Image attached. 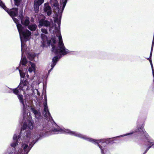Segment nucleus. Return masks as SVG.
Instances as JSON below:
<instances>
[{
	"mask_svg": "<svg viewBox=\"0 0 154 154\" xmlns=\"http://www.w3.org/2000/svg\"><path fill=\"white\" fill-rule=\"evenodd\" d=\"M20 14L19 17L21 20V23L22 24L25 26H28L29 23V17H26L25 18H23V11L21 10L19 12Z\"/></svg>",
	"mask_w": 154,
	"mask_h": 154,
	"instance_id": "obj_11",
	"label": "nucleus"
},
{
	"mask_svg": "<svg viewBox=\"0 0 154 154\" xmlns=\"http://www.w3.org/2000/svg\"><path fill=\"white\" fill-rule=\"evenodd\" d=\"M0 6L5 10L12 17L13 20L14 22L16 24L17 26V25H21L20 24H18L19 20L16 18L14 17L17 16L18 13V9L17 8H13L10 9L9 11V9L0 0Z\"/></svg>",
	"mask_w": 154,
	"mask_h": 154,
	"instance_id": "obj_9",
	"label": "nucleus"
},
{
	"mask_svg": "<svg viewBox=\"0 0 154 154\" xmlns=\"http://www.w3.org/2000/svg\"><path fill=\"white\" fill-rule=\"evenodd\" d=\"M150 64H151V68H152V70H154L153 68V65H152V63Z\"/></svg>",
	"mask_w": 154,
	"mask_h": 154,
	"instance_id": "obj_21",
	"label": "nucleus"
},
{
	"mask_svg": "<svg viewBox=\"0 0 154 154\" xmlns=\"http://www.w3.org/2000/svg\"><path fill=\"white\" fill-rule=\"evenodd\" d=\"M67 0H60V7L59 6L57 0H51V4L53 8L56 13L59 14V17H60L63 11L66 6Z\"/></svg>",
	"mask_w": 154,
	"mask_h": 154,
	"instance_id": "obj_8",
	"label": "nucleus"
},
{
	"mask_svg": "<svg viewBox=\"0 0 154 154\" xmlns=\"http://www.w3.org/2000/svg\"><path fill=\"white\" fill-rule=\"evenodd\" d=\"M44 2V0H35L34 1V4L40 6Z\"/></svg>",
	"mask_w": 154,
	"mask_h": 154,
	"instance_id": "obj_15",
	"label": "nucleus"
},
{
	"mask_svg": "<svg viewBox=\"0 0 154 154\" xmlns=\"http://www.w3.org/2000/svg\"><path fill=\"white\" fill-rule=\"evenodd\" d=\"M26 77H27V78H29V75L27 74V75Z\"/></svg>",
	"mask_w": 154,
	"mask_h": 154,
	"instance_id": "obj_23",
	"label": "nucleus"
},
{
	"mask_svg": "<svg viewBox=\"0 0 154 154\" xmlns=\"http://www.w3.org/2000/svg\"><path fill=\"white\" fill-rule=\"evenodd\" d=\"M21 0H14L15 4L16 5H17L19 4V3L20 2Z\"/></svg>",
	"mask_w": 154,
	"mask_h": 154,
	"instance_id": "obj_20",
	"label": "nucleus"
},
{
	"mask_svg": "<svg viewBox=\"0 0 154 154\" xmlns=\"http://www.w3.org/2000/svg\"><path fill=\"white\" fill-rule=\"evenodd\" d=\"M30 87L32 88V89L33 88V86L32 85H31L30 87L29 82L28 81L26 80H21L20 84L17 88V89L13 90L14 94L17 95L20 103L23 105L24 111L23 115L25 112L26 113H27V112H29L30 113L29 110L26 109L27 105L26 104L25 101L23 99V96L20 94L22 92L24 93L26 91L30 89Z\"/></svg>",
	"mask_w": 154,
	"mask_h": 154,
	"instance_id": "obj_5",
	"label": "nucleus"
},
{
	"mask_svg": "<svg viewBox=\"0 0 154 154\" xmlns=\"http://www.w3.org/2000/svg\"><path fill=\"white\" fill-rule=\"evenodd\" d=\"M67 0H60V7L59 6L57 0H51V4L53 8L56 13L59 14V17H60L63 11L66 6Z\"/></svg>",
	"mask_w": 154,
	"mask_h": 154,
	"instance_id": "obj_7",
	"label": "nucleus"
},
{
	"mask_svg": "<svg viewBox=\"0 0 154 154\" xmlns=\"http://www.w3.org/2000/svg\"><path fill=\"white\" fill-rule=\"evenodd\" d=\"M31 79H32H32H33V77H31V78H30V79H31Z\"/></svg>",
	"mask_w": 154,
	"mask_h": 154,
	"instance_id": "obj_24",
	"label": "nucleus"
},
{
	"mask_svg": "<svg viewBox=\"0 0 154 154\" xmlns=\"http://www.w3.org/2000/svg\"><path fill=\"white\" fill-rule=\"evenodd\" d=\"M31 110L32 112H33L36 118L39 119L41 116V114L38 110H36L34 107H31Z\"/></svg>",
	"mask_w": 154,
	"mask_h": 154,
	"instance_id": "obj_13",
	"label": "nucleus"
},
{
	"mask_svg": "<svg viewBox=\"0 0 154 154\" xmlns=\"http://www.w3.org/2000/svg\"><path fill=\"white\" fill-rule=\"evenodd\" d=\"M54 12L55 14V16L54 19V22L57 24L58 26H56V24L55 25L54 30V27L51 26V22L49 21L45 20L44 19H42L39 22V24L38 26L41 28L42 26L49 27V30L51 32H52L54 34V37L51 39V41L53 42L54 44L56 43V39L57 38L59 39V37L60 35L61 36L60 32V20L61 17H59V14L58 13H56L54 10L53 8Z\"/></svg>",
	"mask_w": 154,
	"mask_h": 154,
	"instance_id": "obj_3",
	"label": "nucleus"
},
{
	"mask_svg": "<svg viewBox=\"0 0 154 154\" xmlns=\"http://www.w3.org/2000/svg\"><path fill=\"white\" fill-rule=\"evenodd\" d=\"M17 89V88H11L8 87H6V92L7 93H11L13 92L14 94V92L13 91V89Z\"/></svg>",
	"mask_w": 154,
	"mask_h": 154,
	"instance_id": "obj_18",
	"label": "nucleus"
},
{
	"mask_svg": "<svg viewBox=\"0 0 154 154\" xmlns=\"http://www.w3.org/2000/svg\"><path fill=\"white\" fill-rule=\"evenodd\" d=\"M17 28L20 34V38L21 43V52L22 57L20 63L23 65L27 64V69L30 73L33 72L34 73L35 70V64L31 62L27 63V61L25 57H23V53L26 51V48L24 42L28 40L29 37L31 34V32L28 30L23 27L21 25H17Z\"/></svg>",
	"mask_w": 154,
	"mask_h": 154,
	"instance_id": "obj_2",
	"label": "nucleus"
},
{
	"mask_svg": "<svg viewBox=\"0 0 154 154\" xmlns=\"http://www.w3.org/2000/svg\"><path fill=\"white\" fill-rule=\"evenodd\" d=\"M19 72L21 77L24 78L25 75V74L24 72L23 71L19 69Z\"/></svg>",
	"mask_w": 154,
	"mask_h": 154,
	"instance_id": "obj_17",
	"label": "nucleus"
},
{
	"mask_svg": "<svg viewBox=\"0 0 154 154\" xmlns=\"http://www.w3.org/2000/svg\"><path fill=\"white\" fill-rule=\"evenodd\" d=\"M52 51L57 56L52 59V62L51 63L50 69L48 71L49 73L56 65L57 62L62 56L65 55L69 53V50L66 48L63 42L62 36L60 35L59 37V42L57 47H55L52 45Z\"/></svg>",
	"mask_w": 154,
	"mask_h": 154,
	"instance_id": "obj_4",
	"label": "nucleus"
},
{
	"mask_svg": "<svg viewBox=\"0 0 154 154\" xmlns=\"http://www.w3.org/2000/svg\"><path fill=\"white\" fill-rule=\"evenodd\" d=\"M34 5H35L34 8H35V11L36 13H37L39 11V6H38V5H36L35 4H34Z\"/></svg>",
	"mask_w": 154,
	"mask_h": 154,
	"instance_id": "obj_19",
	"label": "nucleus"
},
{
	"mask_svg": "<svg viewBox=\"0 0 154 154\" xmlns=\"http://www.w3.org/2000/svg\"><path fill=\"white\" fill-rule=\"evenodd\" d=\"M33 19H31V21H32H32H33Z\"/></svg>",
	"mask_w": 154,
	"mask_h": 154,
	"instance_id": "obj_25",
	"label": "nucleus"
},
{
	"mask_svg": "<svg viewBox=\"0 0 154 154\" xmlns=\"http://www.w3.org/2000/svg\"><path fill=\"white\" fill-rule=\"evenodd\" d=\"M27 56L29 60H33L34 59L35 55L33 52H29L28 53Z\"/></svg>",
	"mask_w": 154,
	"mask_h": 154,
	"instance_id": "obj_14",
	"label": "nucleus"
},
{
	"mask_svg": "<svg viewBox=\"0 0 154 154\" xmlns=\"http://www.w3.org/2000/svg\"><path fill=\"white\" fill-rule=\"evenodd\" d=\"M42 32L43 33L41 35V36L42 40V46L44 47L45 45L46 42L48 41V37L47 35L48 34L47 30L45 28H42L41 29Z\"/></svg>",
	"mask_w": 154,
	"mask_h": 154,
	"instance_id": "obj_10",
	"label": "nucleus"
},
{
	"mask_svg": "<svg viewBox=\"0 0 154 154\" xmlns=\"http://www.w3.org/2000/svg\"><path fill=\"white\" fill-rule=\"evenodd\" d=\"M24 123L21 128L20 135L14 134L13 137V142L11 146L14 148L9 154H28L33 144L44 134L45 127L43 124L39 123L37 129L31 136L30 131L25 130L27 127L33 129L32 119L29 112H25L23 116Z\"/></svg>",
	"mask_w": 154,
	"mask_h": 154,
	"instance_id": "obj_1",
	"label": "nucleus"
},
{
	"mask_svg": "<svg viewBox=\"0 0 154 154\" xmlns=\"http://www.w3.org/2000/svg\"><path fill=\"white\" fill-rule=\"evenodd\" d=\"M44 11L47 14L48 16H49L51 14L52 11L48 3H45L44 4Z\"/></svg>",
	"mask_w": 154,
	"mask_h": 154,
	"instance_id": "obj_12",
	"label": "nucleus"
},
{
	"mask_svg": "<svg viewBox=\"0 0 154 154\" xmlns=\"http://www.w3.org/2000/svg\"><path fill=\"white\" fill-rule=\"evenodd\" d=\"M140 132L142 134H143L144 136L148 140V144L147 146L148 147L146 148V150L145 152L143 154H145L148 151V150L152 146L154 148V140L152 139L149 136L148 134L146 133V131H145L144 129V127L141 126V127L140 128H139L136 129V130H134V131H131L130 132L121 135H120L115 137H123L125 136L130 135L132 134L135 132Z\"/></svg>",
	"mask_w": 154,
	"mask_h": 154,
	"instance_id": "obj_6",
	"label": "nucleus"
},
{
	"mask_svg": "<svg viewBox=\"0 0 154 154\" xmlns=\"http://www.w3.org/2000/svg\"><path fill=\"white\" fill-rule=\"evenodd\" d=\"M28 29L31 31H35L37 26L35 25H31L28 26Z\"/></svg>",
	"mask_w": 154,
	"mask_h": 154,
	"instance_id": "obj_16",
	"label": "nucleus"
},
{
	"mask_svg": "<svg viewBox=\"0 0 154 154\" xmlns=\"http://www.w3.org/2000/svg\"><path fill=\"white\" fill-rule=\"evenodd\" d=\"M152 74H153V79H154V70H152Z\"/></svg>",
	"mask_w": 154,
	"mask_h": 154,
	"instance_id": "obj_22",
	"label": "nucleus"
}]
</instances>
